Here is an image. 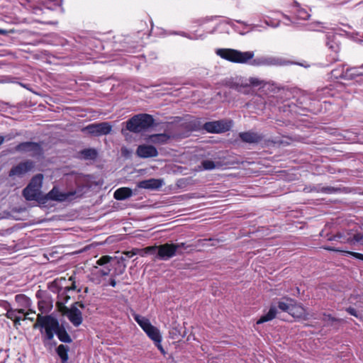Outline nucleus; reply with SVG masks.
I'll list each match as a JSON object with an SVG mask.
<instances>
[{"instance_id":"f257e3e1","label":"nucleus","mask_w":363,"mask_h":363,"mask_svg":"<svg viewBox=\"0 0 363 363\" xmlns=\"http://www.w3.org/2000/svg\"><path fill=\"white\" fill-rule=\"evenodd\" d=\"M216 53L221 58L233 63H250V65L256 67L283 65L281 59L274 56H259L253 59L255 53L252 51L241 52L230 48H219L216 50Z\"/></svg>"},{"instance_id":"f03ea898","label":"nucleus","mask_w":363,"mask_h":363,"mask_svg":"<svg viewBox=\"0 0 363 363\" xmlns=\"http://www.w3.org/2000/svg\"><path fill=\"white\" fill-rule=\"evenodd\" d=\"M24 7L27 10V16L24 18V23H39L42 24H51L52 21L49 20L52 17V12L60 8L62 0H49L45 6L43 1L37 0H26Z\"/></svg>"},{"instance_id":"7ed1b4c3","label":"nucleus","mask_w":363,"mask_h":363,"mask_svg":"<svg viewBox=\"0 0 363 363\" xmlns=\"http://www.w3.org/2000/svg\"><path fill=\"white\" fill-rule=\"evenodd\" d=\"M38 319L40 325L45 328L47 340H52L55 334L61 342H71V337L65 329L60 325L57 319L50 315L45 317H40L38 315Z\"/></svg>"},{"instance_id":"20e7f679","label":"nucleus","mask_w":363,"mask_h":363,"mask_svg":"<svg viewBox=\"0 0 363 363\" xmlns=\"http://www.w3.org/2000/svg\"><path fill=\"white\" fill-rule=\"evenodd\" d=\"M133 316L135 321L140 325L147 337L153 341L155 345L160 352L164 354L165 351L161 344L162 337L160 330L157 327L152 325L150 320L146 317L136 313L133 314Z\"/></svg>"},{"instance_id":"39448f33","label":"nucleus","mask_w":363,"mask_h":363,"mask_svg":"<svg viewBox=\"0 0 363 363\" xmlns=\"http://www.w3.org/2000/svg\"><path fill=\"white\" fill-rule=\"evenodd\" d=\"M154 119L146 113L136 115L126 122V128L133 133H140L152 126Z\"/></svg>"},{"instance_id":"423d86ee","label":"nucleus","mask_w":363,"mask_h":363,"mask_svg":"<svg viewBox=\"0 0 363 363\" xmlns=\"http://www.w3.org/2000/svg\"><path fill=\"white\" fill-rule=\"evenodd\" d=\"M337 237L341 239L340 242L344 243L363 245V230L361 226L355 223L350 225L342 233H339Z\"/></svg>"},{"instance_id":"0eeeda50","label":"nucleus","mask_w":363,"mask_h":363,"mask_svg":"<svg viewBox=\"0 0 363 363\" xmlns=\"http://www.w3.org/2000/svg\"><path fill=\"white\" fill-rule=\"evenodd\" d=\"M43 179L42 174H38L33 177L28 186L24 189V197L27 200H38L40 198Z\"/></svg>"},{"instance_id":"6e6552de","label":"nucleus","mask_w":363,"mask_h":363,"mask_svg":"<svg viewBox=\"0 0 363 363\" xmlns=\"http://www.w3.org/2000/svg\"><path fill=\"white\" fill-rule=\"evenodd\" d=\"M184 243H165L159 245V251L156 258L161 260H168L177 255V250L184 247Z\"/></svg>"},{"instance_id":"1a4fd4ad","label":"nucleus","mask_w":363,"mask_h":363,"mask_svg":"<svg viewBox=\"0 0 363 363\" xmlns=\"http://www.w3.org/2000/svg\"><path fill=\"white\" fill-rule=\"evenodd\" d=\"M84 130L95 136L105 135L111 133L112 125L108 122L96 123L87 125Z\"/></svg>"},{"instance_id":"9d476101","label":"nucleus","mask_w":363,"mask_h":363,"mask_svg":"<svg viewBox=\"0 0 363 363\" xmlns=\"http://www.w3.org/2000/svg\"><path fill=\"white\" fill-rule=\"evenodd\" d=\"M230 127V123L223 121L208 122L204 124V128L209 133H222L228 130Z\"/></svg>"},{"instance_id":"9b49d317","label":"nucleus","mask_w":363,"mask_h":363,"mask_svg":"<svg viewBox=\"0 0 363 363\" xmlns=\"http://www.w3.org/2000/svg\"><path fill=\"white\" fill-rule=\"evenodd\" d=\"M74 194V191L65 193L61 192L58 188L53 187V189L47 194L46 198L52 201H65L71 199Z\"/></svg>"},{"instance_id":"f8f14e48","label":"nucleus","mask_w":363,"mask_h":363,"mask_svg":"<svg viewBox=\"0 0 363 363\" xmlns=\"http://www.w3.org/2000/svg\"><path fill=\"white\" fill-rule=\"evenodd\" d=\"M65 313L75 327L82 324V313L75 306H72L70 308H67Z\"/></svg>"},{"instance_id":"ddd939ff","label":"nucleus","mask_w":363,"mask_h":363,"mask_svg":"<svg viewBox=\"0 0 363 363\" xmlns=\"http://www.w3.org/2000/svg\"><path fill=\"white\" fill-rule=\"evenodd\" d=\"M136 153L141 158L154 157L158 155V152L154 146L147 145H139Z\"/></svg>"},{"instance_id":"4468645a","label":"nucleus","mask_w":363,"mask_h":363,"mask_svg":"<svg viewBox=\"0 0 363 363\" xmlns=\"http://www.w3.org/2000/svg\"><path fill=\"white\" fill-rule=\"evenodd\" d=\"M24 154L27 156L37 157L42 155L40 145L35 143H24Z\"/></svg>"},{"instance_id":"2eb2a0df","label":"nucleus","mask_w":363,"mask_h":363,"mask_svg":"<svg viewBox=\"0 0 363 363\" xmlns=\"http://www.w3.org/2000/svg\"><path fill=\"white\" fill-rule=\"evenodd\" d=\"M289 314L293 317L302 318L303 320H308L310 318L309 314L306 313L305 308L302 306L296 304L294 300Z\"/></svg>"},{"instance_id":"dca6fc26","label":"nucleus","mask_w":363,"mask_h":363,"mask_svg":"<svg viewBox=\"0 0 363 363\" xmlns=\"http://www.w3.org/2000/svg\"><path fill=\"white\" fill-rule=\"evenodd\" d=\"M163 185V182L158 179H150L141 181L138 184V186L146 189H157Z\"/></svg>"},{"instance_id":"f3484780","label":"nucleus","mask_w":363,"mask_h":363,"mask_svg":"<svg viewBox=\"0 0 363 363\" xmlns=\"http://www.w3.org/2000/svg\"><path fill=\"white\" fill-rule=\"evenodd\" d=\"M363 64L359 67H353L346 69L339 77L343 79H352L355 77L363 76Z\"/></svg>"},{"instance_id":"a211bd4d","label":"nucleus","mask_w":363,"mask_h":363,"mask_svg":"<svg viewBox=\"0 0 363 363\" xmlns=\"http://www.w3.org/2000/svg\"><path fill=\"white\" fill-rule=\"evenodd\" d=\"M23 314V309L19 310H9L6 313L8 318L13 322L14 326L18 328L21 325V315Z\"/></svg>"},{"instance_id":"6ab92c4d","label":"nucleus","mask_w":363,"mask_h":363,"mask_svg":"<svg viewBox=\"0 0 363 363\" xmlns=\"http://www.w3.org/2000/svg\"><path fill=\"white\" fill-rule=\"evenodd\" d=\"M240 138L243 142L248 143H257L261 140V137L254 132H245L240 133Z\"/></svg>"},{"instance_id":"aec40b11","label":"nucleus","mask_w":363,"mask_h":363,"mask_svg":"<svg viewBox=\"0 0 363 363\" xmlns=\"http://www.w3.org/2000/svg\"><path fill=\"white\" fill-rule=\"evenodd\" d=\"M277 310L276 306H271L269 311L260 317L257 321V324H262L265 322H268L274 319L277 315Z\"/></svg>"},{"instance_id":"412c9836","label":"nucleus","mask_w":363,"mask_h":363,"mask_svg":"<svg viewBox=\"0 0 363 363\" xmlns=\"http://www.w3.org/2000/svg\"><path fill=\"white\" fill-rule=\"evenodd\" d=\"M132 196V191L129 188L122 187L114 192V198L116 200H124Z\"/></svg>"},{"instance_id":"4be33fe9","label":"nucleus","mask_w":363,"mask_h":363,"mask_svg":"<svg viewBox=\"0 0 363 363\" xmlns=\"http://www.w3.org/2000/svg\"><path fill=\"white\" fill-rule=\"evenodd\" d=\"M9 176L15 179L23 177V162H19L17 165L13 167L9 174Z\"/></svg>"},{"instance_id":"5701e85b","label":"nucleus","mask_w":363,"mask_h":363,"mask_svg":"<svg viewBox=\"0 0 363 363\" xmlns=\"http://www.w3.org/2000/svg\"><path fill=\"white\" fill-rule=\"evenodd\" d=\"M220 166V162H216L210 160H204L201 162V168L203 170H213L218 169Z\"/></svg>"},{"instance_id":"b1692460","label":"nucleus","mask_w":363,"mask_h":363,"mask_svg":"<svg viewBox=\"0 0 363 363\" xmlns=\"http://www.w3.org/2000/svg\"><path fill=\"white\" fill-rule=\"evenodd\" d=\"M294 300L291 298H286L284 301H280L278 303V308L283 312H286L289 314Z\"/></svg>"},{"instance_id":"393cba45","label":"nucleus","mask_w":363,"mask_h":363,"mask_svg":"<svg viewBox=\"0 0 363 363\" xmlns=\"http://www.w3.org/2000/svg\"><path fill=\"white\" fill-rule=\"evenodd\" d=\"M68 347L64 345H60L57 348V353L62 359V363H65L68 359Z\"/></svg>"},{"instance_id":"a878e982","label":"nucleus","mask_w":363,"mask_h":363,"mask_svg":"<svg viewBox=\"0 0 363 363\" xmlns=\"http://www.w3.org/2000/svg\"><path fill=\"white\" fill-rule=\"evenodd\" d=\"M169 139L166 134H155L150 136V140L154 143H164Z\"/></svg>"},{"instance_id":"bb28decb","label":"nucleus","mask_w":363,"mask_h":363,"mask_svg":"<svg viewBox=\"0 0 363 363\" xmlns=\"http://www.w3.org/2000/svg\"><path fill=\"white\" fill-rule=\"evenodd\" d=\"M306 27L307 30L313 31H323V29L327 28L324 23L318 21L307 23Z\"/></svg>"},{"instance_id":"cd10ccee","label":"nucleus","mask_w":363,"mask_h":363,"mask_svg":"<svg viewBox=\"0 0 363 363\" xmlns=\"http://www.w3.org/2000/svg\"><path fill=\"white\" fill-rule=\"evenodd\" d=\"M82 155L85 159H94L97 155V152L94 149H86L82 151Z\"/></svg>"},{"instance_id":"c85d7f7f","label":"nucleus","mask_w":363,"mask_h":363,"mask_svg":"<svg viewBox=\"0 0 363 363\" xmlns=\"http://www.w3.org/2000/svg\"><path fill=\"white\" fill-rule=\"evenodd\" d=\"M95 274L99 277H104L109 274L111 272V269L108 267H106L103 269H99L97 267H95Z\"/></svg>"},{"instance_id":"c756f323","label":"nucleus","mask_w":363,"mask_h":363,"mask_svg":"<svg viewBox=\"0 0 363 363\" xmlns=\"http://www.w3.org/2000/svg\"><path fill=\"white\" fill-rule=\"evenodd\" d=\"M309 16L310 15L303 9H299L296 11V17L298 19L306 20L308 18Z\"/></svg>"},{"instance_id":"7c9ffc66","label":"nucleus","mask_w":363,"mask_h":363,"mask_svg":"<svg viewBox=\"0 0 363 363\" xmlns=\"http://www.w3.org/2000/svg\"><path fill=\"white\" fill-rule=\"evenodd\" d=\"M159 251V245L149 246L146 247V252L147 255H154L156 258L157 254Z\"/></svg>"},{"instance_id":"2f4dec72","label":"nucleus","mask_w":363,"mask_h":363,"mask_svg":"<svg viewBox=\"0 0 363 363\" xmlns=\"http://www.w3.org/2000/svg\"><path fill=\"white\" fill-rule=\"evenodd\" d=\"M249 82L253 86H262L264 84V81L257 77H250L249 79Z\"/></svg>"},{"instance_id":"473e14b6","label":"nucleus","mask_w":363,"mask_h":363,"mask_svg":"<svg viewBox=\"0 0 363 363\" xmlns=\"http://www.w3.org/2000/svg\"><path fill=\"white\" fill-rule=\"evenodd\" d=\"M111 259L112 257L108 255L102 256L96 261V264L101 266L104 265L108 264Z\"/></svg>"},{"instance_id":"72a5a7b5","label":"nucleus","mask_w":363,"mask_h":363,"mask_svg":"<svg viewBox=\"0 0 363 363\" xmlns=\"http://www.w3.org/2000/svg\"><path fill=\"white\" fill-rule=\"evenodd\" d=\"M323 320L326 323H333L334 322H340V319L335 318L330 314H323Z\"/></svg>"},{"instance_id":"f704fd0d","label":"nucleus","mask_w":363,"mask_h":363,"mask_svg":"<svg viewBox=\"0 0 363 363\" xmlns=\"http://www.w3.org/2000/svg\"><path fill=\"white\" fill-rule=\"evenodd\" d=\"M133 254L139 255L141 257H145L147 255L146 252V247L143 249L133 248Z\"/></svg>"},{"instance_id":"c9c22d12","label":"nucleus","mask_w":363,"mask_h":363,"mask_svg":"<svg viewBox=\"0 0 363 363\" xmlns=\"http://www.w3.org/2000/svg\"><path fill=\"white\" fill-rule=\"evenodd\" d=\"M199 242H200V245H202V246L215 245L213 240H212L211 239H209V240L204 239V240H200Z\"/></svg>"},{"instance_id":"e433bc0d","label":"nucleus","mask_w":363,"mask_h":363,"mask_svg":"<svg viewBox=\"0 0 363 363\" xmlns=\"http://www.w3.org/2000/svg\"><path fill=\"white\" fill-rule=\"evenodd\" d=\"M344 252L345 254L350 255L353 256L355 258H357V259H359L361 260H363V255L362 254H360V253H358V252H350V251H345Z\"/></svg>"},{"instance_id":"4c0bfd02","label":"nucleus","mask_w":363,"mask_h":363,"mask_svg":"<svg viewBox=\"0 0 363 363\" xmlns=\"http://www.w3.org/2000/svg\"><path fill=\"white\" fill-rule=\"evenodd\" d=\"M33 167V163L28 160L24 161V172L30 170Z\"/></svg>"},{"instance_id":"58836bf2","label":"nucleus","mask_w":363,"mask_h":363,"mask_svg":"<svg viewBox=\"0 0 363 363\" xmlns=\"http://www.w3.org/2000/svg\"><path fill=\"white\" fill-rule=\"evenodd\" d=\"M347 311L352 315H354L357 318H359V314L357 313V311L353 308H351V307H349L347 308Z\"/></svg>"},{"instance_id":"ea45409f","label":"nucleus","mask_w":363,"mask_h":363,"mask_svg":"<svg viewBox=\"0 0 363 363\" xmlns=\"http://www.w3.org/2000/svg\"><path fill=\"white\" fill-rule=\"evenodd\" d=\"M123 254L128 257H132L133 256L136 255V254H133V249L130 251H125Z\"/></svg>"},{"instance_id":"a19ab883","label":"nucleus","mask_w":363,"mask_h":363,"mask_svg":"<svg viewBox=\"0 0 363 363\" xmlns=\"http://www.w3.org/2000/svg\"><path fill=\"white\" fill-rule=\"evenodd\" d=\"M30 313H24V320H27V319L33 320V317H31V316H30Z\"/></svg>"},{"instance_id":"79ce46f5","label":"nucleus","mask_w":363,"mask_h":363,"mask_svg":"<svg viewBox=\"0 0 363 363\" xmlns=\"http://www.w3.org/2000/svg\"><path fill=\"white\" fill-rule=\"evenodd\" d=\"M23 301H24V306H28L29 303H30V299L28 298H27L26 296H24Z\"/></svg>"},{"instance_id":"37998d69","label":"nucleus","mask_w":363,"mask_h":363,"mask_svg":"<svg viewBox=\"0 0 363 363\" xmlns=\"http://www.w3.org/2000/svg\"><path fill=\"white\" fill-rule=\"evenodd\" d=\"M109 284H110V285H111V286L115 287V286H116V280H115L114 279H111L110 280V283H109Z\"/></svg>"},{"instance_id":"c03bdc74","label":"nucleus","mask_w":363,"mask_h":363,"mask_svg":"<svg viewBox=\"0 0 363 363\" xmlns=\"http://www.w3.org/2000/svg\"><path fill=\"white\" fill-rule=\"evenodd\" d=\"M121 152L123 155H126L128 153V150L125 147L122 148Z\"/></svg>"},{"instance_id":"a18cd8bd","label":"nucleus","mask_w":363,"mask_h":363,"mask_svg":"<svg viewBox=\"0 0 363 363\" xmlns=\"http://www.w3.org/2000/svg\"><path fill=\"white\" fill-rule=\"evenodd\" d=\"M179 35H183V36H185V37H187L188 38L191 39V40H194V39H196L194 37H191V36H187L185 33H179Z\"/></svg>"},{"instance_id":"49530a36","label":"nucleus","mask_w":363,"mask_h":363,"mask_svg":"<svg viewBox=\"0 0 363 363\" xmlns=\"http://www.w3.org/2000/svg\"><path fill=\"white\" fill-rule=\"evenodd\" d=\"M4 142V137L0 135V145Z\"/></svg>"},{"instance_id":"de8ad7c7","label":"nucleus","mask_w":363,"mask_h":363,"mask_svg":"<svg viewBox=\"0 0 363 363\" xmlns=\"http://www.w3.org/2000/svg\"><path fill=\"white\" fill-rule=\"evenodd\" d=\"M236 22L239 23H241L242 25H245L246 26H248L249 25H247L245 22L244 21H236Z\"/></svg>"},{"instance_id":"09e8293b","label":"nucleus","mask_w":363,"mask_h":363,"mask_svg":"<svg viewBox=\"0 0 363 363\" xmlns=\"http://www.w3.org/2000/svg\"><path fill=\"white\" fill-rule=\"evenodd\" d=\"M16 299H17V300H18L19 298H23V296H22V295L18 294V295H17V296H16Z\"/></svg>"},{"instance_id":"8fccbe9b","label":"nucleus","mask_w":363,"mask_h":363,"mask_svg":"<svg viewBox=\"0 0 363 363\" xmlns=\"http://www.w3.org/2000/svg\"><path fill=\"white\" fill-rule=\"evenodd\" d=\"M330 250H333V251H340V250H337V249H335V248H330L329 249Z\"/></svg>"},{"instance_id":"3c124183","label":"nucleus","mask_w":363,"mask_h":363,"mask_svg":"<svg viewBox=\"0 0 363 363\" xmlns=\"http://www.w3.org/2000/svg\"><path fill=\"white\" fill-rule=\"evenodd\" d=\"M92 280H93L94 281H95V279H94V278H92ZM99 282H100V281H99V280H96V283L99 284Z\"/></svg>"},{"instance_id":"603ef678","label":"nucleus","mask_w":363,"mask_h":363,"mask_svg":"<svg viewBox=\"0 0 363 363\" xmlns=\"http://www.w3.org/2000/svg\"><path fill=\"white\" fill-rule=\"evenodd\" d=\"M22 144H19L18 146H17V148L19 149L21 147Z\"/></svg>"},{"instance_id":"864d4df0","label":"nucleus","mask_w":363,"mask_h":363,"mask_svg":"<svg viewBox=\"0 0 363 363\" xmlns=\"http://www.w3.org/2000/svg\"><path fill=\"white\" fill-rule=\"evenodd\" d=\"M72 289H75V285L73 284L72 286Z\"/></svg>"},{"instance_id":"5fc2aeb1","label":"nucleus","mask_w":363,"mask_h":363,"mask_svg":"<svg viewBox=\"0 0 363 363\" xmlns=\"http://www.w3.org/2000/svg\"><path fill=\"white\" fill-rule=\"evenodd\" d=\"M80 307L84 308V305L82 303L79 304Z\"/></svg>"},{"instance_id":"6e6d98bb","label":"nucleus","mask_w":363,"mask_h":363,"mask_svg":"<svg viewBox=\"0 0 363 363\" xmlns=\"http://www.w3.org/2000/svg\"><path fill=\"white\" fill-rule=\"evenodd\" d=\"M69 280L72 281V280H73V277H71L69 278Z\"/></svg>"},{"instance_id":"4d7b16f0","label":"nucleus","mask_w":363,"mask_h":363,"mask_svg":"<svg viewBox=\"0 0 363 363\" xmlns=\"http://www.w3.org/2000/svg\"><path fill=\"white\" fill-rule=\"evenodd\" d=\"M333 72H334V71H333ZM333 76H335L336 77H337V76L335 75V74L333 73Z\"/></svg>"},{"instance_id":"13d9d810","label":"nucleus","mask_w":363,"mask_h":363,"mask_svg":"<svg viewBox=\"0 0 363 363\" xmlns=\"http://www.w3.org/2000/svg\"><path fill=\"white\" fill-rule=\"evenodd\" d=\"M4 33V31L2 30H0V33Z\"/></svg>"},{"instance_id":"bf43d9fd","label":"nucleus","mask_w":363,"mask_h":363,"mask_svg":"<svg viewBox=\"0 0 363 363\" xmlns=\"http://www.w3.org/2000/svg\"><path fill=\"white\" fill-rule=\"evenodd\" d=\"M362 71H363V69H362Z\"/></svg>"}]
</instances>
